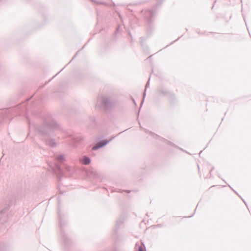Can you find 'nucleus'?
Returning <instances> with one entry per match:
<instances>
[{
    "label": "nucleus",
    "mask_w": 251,
    "mask_h": 251,
    "mask_svg": "<svg viewBox=\"0 0 251 251\" xmlns=\"http://www.w3.org/2000/svg\"><path fill=\"white\" fill-rule=\"evenodd\" d=\"M106 144V142H104V141H102L101 142L99 143L97 145H96L95 146L93 147V150L98 149L99 148L104 146Z\"/></svg>",
    "instance_id": "f257e3e1"
},
{
    "label": "nucleus",
    "mask_w": 251,
    "mask_h": 251,
    "mask_svg": "<svg viewBox=\"0 0 251 251\" xmlns=\"http://www.w3.org/2000/svg\"><path fill=\"white\" fill-rule=\"evenodd\" d=\"M81 161L84 164H88L90 163V159L87 157H84L82 159Z\"/></svg>",
    "instance_id": "f03ea898"
},
{
    "label": "nucleus",
    "mask_w": 251,
    "mask_h": 251,
    "mask_svg": "<svg viewBox=\"0 0 251 251\" xmlns=\"http://www.w3.org/2000/svg\"><path fill=\"white\" fill-rule=\"evenodd\" d=\"M139 251H146L144 246H141L139 248Z\"/></svg>",
    "instance_id": "7ed1b4c3"
}]
</instances>
